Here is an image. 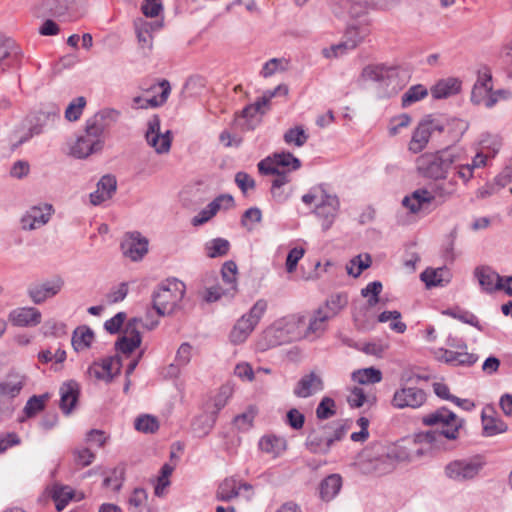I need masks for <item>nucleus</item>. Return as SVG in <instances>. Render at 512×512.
Instances as JSON below:
<instances>
[{"mask_svg":"<svg viewBox=\"0 0 512 512\" xmlns=\"http://www.w3.org/2000/svg\"><path fill=\"white\" fill-rule=\"evenodd\" d=\"M422 423L426 426L441 425V430L428 431L420 435V441H425L435 447H444L443 439L456 440L459 437V431L464 426V419L458 418L457 415L446 407H440L436 411L429 413L422 418Z\"/></svg>","mask_w":512,"mask_h":512,"instance_id":"1","label":"nucleus"},{"mask_svg":"<svg viewBox=\"0 0 512 512\" xmlns=\"http://www.w3.org/2000/svg\"><path fill=\"white\" fill-rule=\"evenodd\" d=\"M457 158L451 148L436 153H425L417 158V170L420 175L426 178L445 179L457 162Z\"/></svg>","mask_w":512,"mask_h":512,"instance_id":"2","label":"nucleus"},{"mask_svg":"<svg viewBox=\"0 0 512 512\" xmlns=\"http://www.w3.org/2000/svg\"><path fill=\"white\" fill-rule=\"evenodd\" d=\"M306 319L304 316L291 315L276 321L265 331L269 346H279L301 339L304 336Z\"/></svg>","mask_w":512,"mask_h":512,"instance_id":"3","label":"nucleus"},{"mask_svg":"<svg viewBox=\"0 0 512 512\" xmlns=\"http://www.w3.org/2000/svg\"><path fill=\"white\" fill-rule=\"evenodd\" d=\"M185 284L172 279L162 283L152 294V307L159 316L174 313L184 297Z\"/></svg>","mask_w":512,"mask_h":512,"instance_id":"4","label":"nucleus"},{"mask_svg":"<svg viewBox=\"0 0 512 512\" xmlns=\"http://www.w3.org/2000/svg\"><path fill=\"white\" fill-rule=\"evenodd\" d=\"M267 309V302L264 299H259L249 310L243 315L235 324L230 333V339L233 343L239 344L244 342L250 333L254 330L259 323L261 317Z\"/></svg>","mask_w":512,"mask_h":512,"instance_id":"5","label":"nucleus"},{"mask_svg":"<svg viewBox=\"0 0 512 512\" xmlns=\"http://www.w3.org/2000/svg\"><path fill=\"white\" fill-rule=\"evenodd\" d=\"M399 0H330L333 13L336 16H349L356 18L365 13L369 5L382 9L395 5Z\"/></svg>","mask_w":512,"mask_h":512,"instance_id":"6","label":"nucleus"},{"mask_svg":"<svg viewBox=\"0 0 512 512\" xmlns=\"http://www.w3.org/2000/svg\"><path fill=\"white\" fill-rule=\"evenodd\" d=\"M484 463L479 458L454 460L445 466V475L456 482L474 479L482 470Z\"/></svg>","mask_w":512,"mask_h":512,"instance_id":"7","label":"nucleus"},{"mask_svg":"<svg viewBox=\"0 0 512 512\" xmlns=\"http://www.w3.org/2000/svg\"><path fill=\"white\" fill-rule=\"evenodd\" d=\"M321 191V202L316 206L314 213L321 220L323 231L329 230L340 209V201L337 195L327 193L323 185L319 186Z\"/></svg>","mask_w":512,"mask_h":512,"instance_id":"8","label":"nucleus"},{"mask_svg":"<svg viewBox=\"0 0 512 512\" xmlns=\"http://www.w3.org/2000/svg\"><path fill=\"white\" fill-rule=\"evenodd\" d=\"M145 138L148 145L154 148L155 152L158 154L168 153L171 148V131L167 130L165 133H161L160 118L158 115H153L149 119Z\"/></svg>","mask_w":512,"mask_h":512,"instance_id":"9","label":"nucleus"},{"mask_svg":"<svg viewBox=\"0 0 512 512\" xmlns=\"http://www.w3.org/2000/svg\"><path fill=\"white\" fill-rule=\"evenodd\" d=\"M23 52L14 39L0 35V71L18 68L21 64Z\"/></svg>","mask_w":512,"mask_h":512,"instance_id":"10","label":"nucleus"},{"mask_svg":"<svg viewBox=\"0 0 512 512\" xmlns=\"http://www.w3.org/2000/svg\"><path fill=\"white\" fill-rule=\"evenodd\" d=\"M426 401V393L418 387L402 386L396 390L392 399V405L398 409L419 408Z\"/></svg>","mask_w":512,"mask_h":512,"instance_id":"11","label":"nucleus"},{"mask_svg":"<svg viewBox=\"0 0 512 512\" xmlns=\"http://www.w3.org/2000/svg\"><path fill=\"white\" fill-rule=\"evenodd\" d=\"M51 204H43L30 207L21 217L20 223L23 230H35L47 224L53 214Z\"/></svg>","mask_w":512,"mask_h":512,"instance_id":"12","label":"nucleus"},{"mask_svg":"<svg viewBox=\"0 0 512 512\" xmlns=\"http://www.w3.org/2000/svg\"><path fill=\"white\" fill-rule=\"evenodd\" d=\"M410 459V454L405 448L393 445L376 459L375 469L381 474H386L393 471L397 463L410 461Z\"/></svg>","mask_w":512,"mask_h":512,"instance_id":"13","label":"nucleus"},{"mask_svg":"<svg viewBox=\"0 0 512 512\" xmlns=\"http://www.w3.org/2000/svg\"><path fill=\"white\" fill-rule=\"evenodd\" d=\"M64 286V280L60 276H55L41 284L29 287L28 295L35 304H41L46 299L57 295Z\"/></svg>","mask_w":512,"mask_h":512,"instance_id":"14","label":"nucleus"},{"mask_svg":"<svg viewBox=\"0 0 512 512\" xmlns=\"http://www.w3.org/2000/svg\"><path fill=\"white\" fill-rule=\"evenodd\" d=\"M123 254L132 261L141 260L148 252V240L139 232L128 233L121 242Z\"/></svg>","mask_w":512,"mask_h":512,"instance_id":"15","label":"nucleus"},{"mask_svg":"<svg viewBox=\"0 0 512 512\" xmlns=\"http://www.w3.org/2000/svg\"><path fill=\"white\" fill-rule=\"evenodd\" d=\"M27 377L14 370L9 371L5 378L0 380V403L5 399H14L22 391Z\"/></svg>","mask_w":512,"mask_h":512,"instance_id":"16","label":"nucleus"},{"mask_svg":"<svg viewBox=\"0 0 512 512\" xmlns=\"http://www.w3.org/2000/svg\"><path fill=\"white\" fill-rule=\"evenodd\" d=\"M229 209L234 206V198L229 194H221L211 201L204 209H202L196 216L192 218L193 226H200L208 222L220 210L221 206Z\"/></svg>","mask_w":512,"mask_h":512,"instance_id":"17","label":"nucleus"},{"mask_svg":"<svg viewBox=\"0 0 512 512\" xmlns=\"http://www.w3.org/2000/svg\"><path fill=\"white\" fill-rule=\"evenodd\" d=\"M324 389L322 378L315 372L303 375L296 386L293 393L298 398H308Z\"/></svg>","mask_w":512,"mask_h":512,"instance_id":"18","label":"nucleus"},{"mask_svg":"<svg viewBox=\"0 0 512 512\" xmlns=\"http://www.w3.org/2000/svg\"><path fill=\"white\" fill-rule=\"evenodd\" d=\"M434 199L435 196L432 192L425 188H420L413 191L411 195L405 196L402 200V205L411 213H418L428 210Z\"/></svg>","mask_w":512,"mask_h":512,"instance_id":"19","label":"nucleus"},{"mask_svg":"<svg viewBox=\"0 0 512 512\" xmlns=\"http://www.w3.org/2000/svg\"><path fill=\"white\" fill-rule=\"evenodd\" d=\"M433 118L426 116L416 127L409 143V150L413 153L421 152L429 142Z\"/></svg>","mask_w":512,"mask_h":512,"instance_id":"20","label":"nucleus"},{"mask_svg":"<svg viewBox=\"0 0 512 512\" xmlns=\"http://www.w3.org/2000/svg\"><path fill=\"white\" fill-rule=\"evenodd\" d=\"M60 409L66 415H69L78 402L80 395L79 384L75 380L63 383L59 389Z\"/></svg>","mask_w":512,"mask_h":512,"instance_id":"21","label":"nucleus"},{"mask_svg":"<svg viewBox=\"0 0 512 512\" xmlns=\"http://www.w3.org/2000/svg\"><path fill=\"white\" fill-rule=\"evenodd\" d=\"M117 189L116 177L110 174L104 175L97 183L96 191L90 194V202L97 206L110 199Z\"/></svg>","mask_w":512,"mask_h":512,"instance_id":"22","label":"nucleus"},{"mask_svg":"<svg viewBox=\"0 0 512 512\" xmlns=\"http://www.w3.org/2000/svg\"><path fill=\"white\" fill-rule=\"evenodd\" d=\"M474 275L477 278L482 290L487 293L500 290L502 287L503 277H501L489 266L477 267L474 271Z\"/></svg>","mask_w":512,"mask_h":512,"instance_id":"23","label":"nucleus"},{"mask_svg":"<svg viewBox=\"0 0 512 512\" xmlns=\"http://www.w3.org/2000/svg\"><path fill=\"white\" fill-rule=\"evenodd\" d=\"M395 76V69L384 65H368L361 73L362 79L379 83L381 86H389Z\"/></svg>","mask_w":512,"mask_h":512,"instance_id":"24","label":"nucleus"},{"mask_svg":"<svg viewBox=\"0 0 512 512\" xmlns=\"http://www.w3.org/2000/svg\"><path fill=\"white\" fill-rule=\"evenodd\" d=\"M9 319L14 326H36L41 322V313L36 308L23 307L13 310L9 315Z\"/></svg>","mask_w":512,"mask_h":512,"instance_id":"25","label":"nucleus"},{"mask_svg":"<svg viewBox=\"0 0 512 512\" xmlns=\"http://www.w3.org/2000/svg\"><path fill=\"white\" fill-rule=\"evenodd\" d=\"M27 120L33 127L38 128L39 133L41 134L43 133L45 127L60 120V108L56 105H51L45 109L37 111Z\"/></svg>","mask_w":512,"mask_h":512,"instance_id":"26","label":"nucleus"},{"mask_svg":"<svg viewBox=\"0 0 512 512\" xmlns=\"http://www.w3.org/2000/svg\"><path fill=\"white\" fill-rule=\"evenodd\" d=\"M103 149L102 143H97L85 134L76 139L75 144L71 147L70 154L78 159H85L94 153H98Z\"/></svg>","mask_w":512,"mask_h":512,"instance_id":"27","label":"nucleus"},{"mask_svg":"<svg viewBox=\"0 0 512 512\" xmlns=\"http://www.w3.org/2000/svg\"><path fill=\"white\" fill-rule=\"evenodd\" d=\"M305 445L313 454L326 455L332 447V438L325 437L322 431L315 428L308 434Z\"/></svg>","mask_w":512,"mask_h":512,"instance_id":"28","label":"nucleus"},{"mask_svg":"<svg viewBox=\"0 0 512 512\" xmlns=\"http://www.w3.org/2000/svg\"><path fill=\"white\" fill-rule=\"evenodd\" d=\"M461 82L457 78H447L438 81L431 89L435 99H445L460 92Z\"/></svg>","mask_w":512,"mask_h":512,"instance_id":"29","label":"nucleus"},{"mask_svg":"<svg viewBox=\"0 0 512 512\" xmlns=\"http://www.w3.org/2000/svg\"><path fill=\"white\" fill-rule=\"evenodd\" d=\"M349 428L350 424L347 420L334 421L317 427L325 437L332 438V446L335 442L341 441L345 437Z\"/></svg>","mask_w":512,"mask_h":512,"instance_id":"30","label":"nucleus"},{"mask_svg":"<svg viewBox=\"0 0 512 512\" xmlns=\"http://www.w3.org/2000/svg\"><path fill=\"white\" fill-rule=\"evenodd\" d=\"M512 181V167H505L493 180L480 190L481 197L497 193Z\"/></svg>","mask_w":512,"mask_h":512,"instance_id":"31","label":"nucleus"},{"mask_svg":"<svg viewBox=\"0 0 512 512\" xmlns=\"http://www.w3.org/2000/svg\"><path fill=\"white\" fill-rule=\"evenodd\" d=\"M94 336V331L90 327L86 325L77 327L71 339L74 350L78 352L90 348Z\"/></svg>","mask_w":512,"mask_h":512,"instance_id":"32","label":"nucleus"},{"mask_svg":"<svg viewBox=\"0 0 512 512\" xmlns=\"http://www.w3.org/2000/svg\"><path fill=\"white\" fill-rule=\"evenodd\" d=\"M342 487V478L339 474H331L320 483V497L324 501L332 500Z\"/></svg>","mask_w":512,"mask_h":512,"instance_id":"33","label":"nucleus"},{"mask_svg":"<svg viewBox=\"0 0 512 512\" xmlns=\"http://www.w3.org/2000/svg\"><path fill=\"white\" fill-rule=\"evenodd\" d=\"M135 32L138 43L142 48L150 49L152 47V30L155 26L160 27L161 24H153L144 19H138L134 22Z\"/></svg>","mask_w":512,"mask_h":512,"instance_id":"34","label":"nucleus"},{"mask_svg":"<svg viewBox=\"0 0 512 512\" xmlns=\"http://www.w3.org/2000/svg\"><path fill=\"white\" fill-rule=\"evenodd\" d=\"M81 0H45V6L55 17H61L68 12H77Z\"/></svg>","mask_w":512,"mask_h":512,"instance_id":"35","label":"nucleus"},{"mask_svg":"<svg viewBox=\"0 0 512 512\" xmlns=\"http://www.w3.org/2000/svg\"><path fill=\"white\" fill-rule=\"evenodd\" d=\"M443 359L446 363L459 365V366H472L478 360V356L474 353L467 351H453L445 349Z\"/></svg>","mask_w":512,"mask_h":512,"instance_id":"36","label":"nucleus"},{"mask_svg":"<svg viewBox=\"0 0 512 512\" xmlns=\"http://www.w3.org/2000/svg\"><path fill=\"white\" fill-rule=\"evenodd\" d=\"M217 417L215 413H203L197 416L192 422V430L198 437L207 436L213 429Z\"/></svg>","mask_w":512,"mask_h":512,"instance_id":"37","label":"nucleus"},{"mask_svg":"<svg viewBox=\"0 0 512 512\" xmlns=\"http://www.w3.org/2000/svg\"><path fill=\"white\" fill-rule=\"evenodd\" d=\"M239 494L240 488H238L236 479L226 478L219 484L216 498L219 501L228 502L238 497Z\"/></svg>","mask_w":512,"mask_h":512,"instance_id":"38","label":"nucleus"},{"mask_svg":"<svg viewBox=\"0 0 512 512\" xmlns=\"http://www.w3.org/2000/svg\"><path fill=\"white\" fill-rule=\"evenodd\" d=\"M362 41L363 35H358L357 39L348 38L343 42L332 45L330 48H324L322 53L326 58L338 57L346 53V51L356 48Z\"/></svg>","mask_w":512,"mask_h":512,"instance_id":"39","label":"nucleus"},{"mask_svg":"<svg viewBox=\"0 0 512 512\" xmlns=\"http://www.w3.org/2000/svg\"><path fill=\"white\" fill-rule=\"evenodd\" d=\"M331 319L324 309H317L314 315L306 322L304 335L321 334L326 329V322Z\"/></svg>","mask_w":512,"mask_h":512,"instance_id":"40","label":"nucleus"},{"mask_svg":"<svg viewBox=\"0 0 512 512\" xmlns=\"http://www.w3.org/2000/svg\"><path fill=\"white\" fill-rule=\"evenodd\" d=\"M483 435L492 437L500 433H504L508 429V425L500 418L487 416L482 413Z\"/></svg>","mask_w":512,"mask_h":512,"instance_id":"41","label":"nucleus"},{"mask_svg":"<svg viewBox=\"0 0 512 512\" xmlns=\"http://www.w3.org/2000/svg\"><path fill=\"white\" fill-rule=\"evenodd\" d=\"M348 304V295L346 293H337L331 295L325 302L323 307L318 309H324L325 313L330 317H335L343 308Z\"/></svg>","mask_w":512,"mask_h":512,"instance_id":"42","label":"nucleus"},{"mask_svg":"<svg viewBox=\"0 0 512 512\" xmlns=\"http://www.w3.org/2000/svg\"><path fill=\"white\" fill-rule=\"evenodd\" d=\"M230 250V242L224 238H214L205 244L206 255L209 258L223 257Z\"/></svg>","mask_w":512,"mask_h":512,"instance_id":"43","label":"nucleus"},{"mask_svg":"<svg viewBox=\"0 0 512 512\" xmlns=\"http://www.w3.org/2000/svg\"><path fill=\"white\" fill-rule=\"evenodd\" d=\"M444 315H448L454 319H457L465 324H469L479 331H483V326L480 324L478 318L470 311L462 310L460 308H450L443 311Z\"/></svg>","mask_w":512,"mask_h":512,"instance_id":"44","label":"nucleus"},{"mask_svg":"<svg viewBox=\"0 0 512 512\" xmlns=\"http://www.w3.org/2000/svg\"><path fill=\"white\" fill-rule=\"evenodd\" d=\"M352 379L359 384H375L382 380V373L374 367L359 369L352 374Z\"/></svg>","mask_w":512,"mask_h":512,"instance_id":"45","label":"nucleus"},{"mask_svg":"<svg viewBox=\"0 0 512 512\" xmlns=\"http://www.w3.org/2000/svg\"><path fill=\"white\" fill-rule=\"evenodd\" d=\"M290 182V177L287 171L280 170L278 174H275V178L271 183V194L272 197L278 202H284L286 200V196L284 195L281 188Z\"/></svg>","mask_w":512,"mask_h":512,"instance_id":"46","label":"nucleus"},{"mask_svg":"<svg viewBox=\"0 0 512 512\" xmlns=\"http://www.w3.org/2000/svg\"><path fill=\"white\" fill-rule=\"evenodd\" d=\"M50 398L48 393L33 395L28 399L24 407V413L28 418L35 416L45 408V402Z\"/></svg>","mask_w":512,"mask_h":512,"instance_id":"47","label":"nucleus"},{"mask_svg":"<svg viewBox=\"0 0 512 512\" xmlns=\"http://www.w3.org/2000/svg\"><path fill=\"white\" fill-rule=\"evenodd\" d=\"M427 95L428 90L425 86L422 84L413 85L402 95V106L406 108Z\"/></svg>","mask_w":512,"mask_h":512,"instance_id":"48","label":"nucleus"},{"mask_svg":"<svg viewBox=\"0 0 512 512\" xmlns=\"http://www.w3.org/2000/svg\"><path fill=\"white\" fill-rule=\"evenodd\" d=\"M134 427L143 433H155L159 429V421L155 416L144 414L135 419Z\"/></svg>","mask_w":512,"mask_h":512,"instance_id":"49","label":"nucleus"},{"mask_svg":"<svg viewBox=\"0 0 512 512\" xmlns=\"http://www.w3.org/2000/svg\"><path fill=\"white\" fill-rule=\"evenodd\" d=\"M309 135L305 132L302 126H296L288 129L283 136L286 144H294L297 147H302L308 140Z\"/></svg>","mask_w":512,"mask_h":512,"instance_id":"50","label":"nucleus"},{"mask_svg":"<svg viewBox=\"0 0 512 512\" xmlns=\"http://www.w3.org/2000/svg\"><path fill=\"white\" fill-rule=\"evenodd\" d=\"M284 445V440L274 435L263 436L259 442V447L263 452L272 453L274 455L279 454V452L284 449Z\"/></svg>","mask_w":512,"mask_h":512,"instance_id":"51","label":"nucleus"},{"mask_svg":"<svg viewBox=\"0 0 512 512\" xmlns=\"http://www.w3.org/2000/svg\"><path fill=\"white\" fill-rule=\"evenodd\" d=\"M158 87L161 89L160 94L158 96H153L152 98L146 99L145 103L141 105V109H146L148 107H158L167 101L171 91L170 83L164 79L158 84Z\"/></svg>","mask_w":512,"mask_h":512,"instance_id":"52","label":"nucleus"},{"mask_svg":"<svg viewBox=\"0 0 512 512\" xmlns=\"http://www.w3.org/2000/svg\"><path fill=\"white\" fill-rule=\"evenodd\" d=\"M86 106V99L83 96H79L73 99L65 110V118L66 120L73 122L77 121L82 113L83 109Z\"/></svg>","mask_w":512,"mask_h":512,"instance_id":"53","label":"nucleus"},{"mask_svg":"<svg viewBox=\"0 0 512 512\" xmlns=\"http://www.w3.org/2000/svg\"><path fill=\"white\" fill-rule=\"evenodd\" d=\"M256 114L257 112L254 111L245 113L243 109L241 113L236 116L234 123L243 131L254 130L260 121L259 119L255 118Z\"/></svg>","mask_w":512,"mask_h":512,"instance_id":"54","label":"nucleus"},{"mask_svg":"<svg viewBox=\"0 0 512 512\" xmlns=\"http://www.w3.org/2000/svg\"><path fill=\"white\" fill-rule=\"evenodd\" d=\"M221 275L223 282L232 288V292H236V275H237V265L234 261L229 260L226 261L221 269Z\"/></svg>","mask_w":512,"mask_h":512,"instance_id":"55","label":"nucleus"},{"mask_svg":"<svg viewBox=\"0 0 512 512\" xmlns=\"http://www.w3.org/2000/svg\"><path fill=\"white\" fill-rule=\"evenodd\" d=\"M125 477V466L124 465H118L117 467L113 468L111 470V475L105 477L103 481L104 487H109L113 484V490L118 492L122 488L123 481Z\"/></svg>","mask_w":512,"mask_h":512,"instance_id":"56","label":"nucleus"},{"mask_svg":"<svg viewBox=\"0 0 512 512\" xmlns=\"http://www.w3.org/2000/svg\"><path fill=\"white\" fill-rule=\"evenodd\" d=\"M365 259H362V255L355 256L351 261V266H347V273L353 277H358L372 263V258L369 254H365Z\"/></svg>","mask_w":512,"mask_h":512,"instance_id":"57","label":"nucleus"},{"mask_svg":"<svg viewBox=\"0 0 512 512\" xmlns=\"http://www.w3.org/2000/svg\"><path fill=\"white\" fill-rule=\"evenodd\" d=\"M105 128L102 124L98 123L93 117L86 121L84 134L97 143H102L104 146L103 133Z\"/></svg>","mask_w":512,"mask_h":512,"instance_id":"58","label":"nucleus"},{"mask_svg":"<svg viewBox=\"0 0 512 512\" xmlns=\"http://www.w3.org/2000/svg\"><path fill=\"white\" fill-rule=\"evenodd\" d=\"M335 408V401L330 397H324L316 408V417L319 420L329 419L336 414Z\"/></svg>","mask_w":512,"mask_h":512,"instance_id":"59","label":"nucleus"},{"mask_svg":"<svg viewBox=\"0 0 512 512\" xmlns=\"http://www.w3.org/2000/svg\"><path fill=\"white\" fill-rule=\"evenodd\" d=\"M120 116V112L118 110L112 108H104L98 111L94 116H92L98 123L102 124L105 130L109 128L112 124L117 122Z\"/></svg>","mask_w":512,"mask_h":512,"instance_id":"60","label":"nucleus"},{"mask_svg":"<svg viewBox=\"0 0 512 512\" xmlns=\"http://www.w3.org/2000/svg\"><path fill=\"white\" fill-rule=\"evenodd\" d=\"M100 364L102 365L104 372L108 374V379L112 381V379L120 373L122 367V359L120 356H110L103 359Z\"/></svg>","mask_w":512,"mask_h":512,"instance_id":"61","label":"nucleus"},{"mask_svg":"<svg viewBox=\"0 0 512 512\" xmlns=\"http://www.w3.org/2000/svg\"><path fill=\"white\" fill-rule=\"evenodd\" d=\"M442 272H443L442 268H440V269L427 268L421 273L420 278L426 284V286L428 288L442 286L443 285Z\"/></svg>","mask_w":512,"mask_h":512,"instance_id":"62","label":"nucleus"},{"mask_svg":"<svg viewBox=\"0 0 512 512\" xmlns=\"http://www.w3.org/2000/svg\"><path fill=\"white\" fill-rule=\"evenodd\" d=\"M274 162L279 167H291V170H298L301 167V161L290 152L276 153Z\"/></svg>","mask_w":512,"mask_h":512,"instance_id":"63","label":"nucleus"},{"mask_svg":"<svg viewBox=\"0 0 512 512\" xmlns=\"http://www.w3.org/2000/svg\"><path fill=\"white\" fill-rule=\"evenodd\" d=\"M287 64L288 62L284 58H272L264 64L260 74L264 78L270 77L277 71H284Z\"/></svg>","mask_w":512,"mask_h":512,"instance_id":"64","label":"nucleus"}]
</instances>
